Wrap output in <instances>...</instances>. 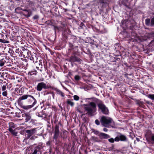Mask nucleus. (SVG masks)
Wrapping results in <instances>:
<instances>
[{"label": "nucleus", "instance_id": "obj_1", "mask_svg": "<svg viewBox=\"0 0 154 154\" xmlns=\"http://www.w3.org/2000/svg\"><path fill=\"white\" fill-rule=\"evenodd\" d=\"M37 103L36 100L30 95H25L20 97V106L28 110L32 108Z\"/></svg>", "mask_w": 154, "mask_h": 154}, {"label": "nucleus", "instance_id": "obj_2", "mask_svg": "<svg viewBox=\"0 0 154 154\" xmlns=\"http://www.w3.org/2000/svg\"><path fill=\"white\" fill-rule=\"evenodd\" d=\"M21 5V8L20 7V10H21L25 11L26 14L25 15L27 17H30L31 13L27 9L29 7L32 8L34 6V3L30 0H20V4Z\"/></svg>", "mask_w": 154, "mask_h": 154}, {"label": "nucleus", "instance_id": "obj_3", "mask_svg": "<svg viewBox=\"0 0 154 154\" xmlns=\"http://www.w3.org/2000/svg\"><path fill=\"white\" fill-rule=\"evenodd\" d=\"M83 105L84 110L86 112V114L91 116H93L97 111L96 103L94 102H91L89 104H84Z\"/></svg>", "mask_w": 154, "mask_h": 154}, {"label": "nucleus", "instance_id": "obj_4", "mask_svg": "<svg viewBox=\"0 0 154 154\" xmlns=\"http://www.w3.org/2000/svg\"><path fill=\"white\" fill-rule=\"evenodd\" d=\"M96 103L98 107V111H100L103 114L106 115L109 114V109L103 102L100 100L97 99Z\"/></svg>", "mask_w": 154, "mask_h": 154}, {"label": "nucleus", "instance_id": "obj_5", "mask_svg": "<svg viewBox=\"0 0 154 154\" xmlns=\"http://www.w3.org/2000/svg\"><path fill=\"white\" fill-rule=\"evenodd\" d=\"M145 137L147 142L149 144H154V134L151 131L147 130L145 134Z\"/></svg>", "mask_w": 154, "mask_h": 154}, {"label": "nucleus", "instance_id": "obj_6", "mask_svg": "<svg viewBox=\"0 0 154 154\" xmlns=\"http://www.w3.org/2000/svg\"><path fill=\"white\" fill-rule=\"evenodd\" d=\"M69 48L66 51L67 55L76 54L78 51V47L77 46L74 47L73 44L70 42H69Z\"/></svg>", "mask_w": 154, "mask_h": 154}, {"label": "nucleus", "instance_id": "obj_7", "mask_svg": "<svg viewBox=\"0 0 154 154\" xmlns=\"http://www.w3.org/2000/svg\"><path fill=\"white\" fill-rule=\"evenodd\" d=\"M36 132V128H34L26 130H21L20 131V134L24 135L26 133L27 137L29 138L32 135L35 134Z\"/></svg>", "mask_w": 154, "mask_h": 154}, {"label": "nucleus", "instance_id": "obj_8", "mask_svg": "<svg viewBox=\"0 0 154 154\" xmlns=\"http://www.w3.org/2000/svg\"><path fill=\"white\" fill-rule=\"evenodd\" d=\"M59 125H61L60 122L58 123V124H56L54 131V135L53 136V138L55 140V144H58L57 139L59 137L60 134V130L59 129Z\"/></svg>", "mask_w": 154, "mask_h": 154}, {"label": "nucleus", "instance_id": "obj_9", "mask_svg": "<svg viewBox=\"0 0 154 154\" xmlns=\"http://www.w3.org/2000/svg\"><path fill=\"white\" fill-rule=\"evenodd\" d=\"M25 57H20V72H24L23 70L26 69L28 63L27 60Z\"/></svg>", "mask_w": 154, "mask_h": 154}, {"label": "nucleus", "instance_id": "obj_10", "mask_svg": "<svg viewBox=\"0 0 154 154\" xmlns=\"http://www.w3.org/2000/svg\"><path fill=\"white\" fill-rule=\"evenodd\" d=\"M9 125V128L8 129L9 131L12 135L15 136H17V134L19 131V128H16L14 124L13 123H10Z\"/></svg>", "mask_w": 154, "mask_h": 154}, {"label": "nucleus", "instance_id": "obj_11", "mask_svg": "<svg viewBox=\"0 0 154 154\" xmlns=\"http://www.w3.org/2000/svg\"><path fill=\"white\" fill-rule=\"evenodd\" d=\"M43 147L41 145H39L35 147H32L30 148L28 152V154H38L41 152Z\"/></svg>", "mask_w": 154, "mask_h": 154}, {"label": "nucleus", "instance_id": "obj_12", "mask_svg": "<svg viewBox=\"0 0 154 154\" xmlns=\"http://www.w3.org/2000/svg\"><path fill=\"white\" fill-rule=\"evenodd\" d=\"M100 121L101 124L104 126L105 125L112 123H114L112 119L111 118L107 119L106 116H104L101 117Z\"/></svg>", "mask_w": 154, "mask_h": 154}, {"label": "nucleus", "instance_id": "obj_13", "mask_svg": "<svg viewBox=\"0 0 154 154\" xmlns=\"http://www.w3.org/2000/svg\"><path fill=\"white\" fill-rule=\"evenodd\" d=\"M30 52L27 48H25L23 46H20V57L24 58L27 57V55Z\"/></svg>", "mask_w": 154, "mask_h": 154}, {"label": "nucleus", "instance_id": "obj_14", "mask_svg": "<svg viewBox=\"0 0 154 154\" xmlns=\"http://www.w3.org/2000/svg\"><path fill=\"white\" fill-rule=\"evenodd\" d=\"M73 56H71L69 58L67 59L68 61L71 63V64L74 63L75 62L81 63L82 61V60L79 57L75 55H73Z\"/></svg>", "mask_w": 154, "mask_h": 154}, {"label": "nucleus", "instance_id": "obj_15", "mask_svg": "<svg viewBox=\"0 0 154 154\" xmlns=\"http://www.w3.org/2000/svg\"><path fill=\"white\" fill-rule=\"evenodd\" d=\"M48 85L44 82H41L38 83L36 89L38 91H40L43 89H47L50 88Z\"/></svg>", "mask_w": 154, "mask_h": 154}, {"label": "nucleus", "instance_id": "obj_16", "mask_svg": "<svg viewBox=\"0 0 154 154\" xmlns=\"http://www.w3.org/2000/svg\"><path fill=\"white\" fill-rule=\"evenodd\" d=\"M99 5L101 8L100 9V11H102L103 9L108 5V0H99Z\"/></svg>", "mask_w": 154, "mask_h": 154}, {"label": "nucleus", "instance_id": "obj_17", "mask_svg": "<svg viewBox=\"0 0 154 154\" xmlns=\"http://www.w3.org/2000/svg\"><path fill=\"white\" fill-rule=\"evenodd\" d=\"M27 56L28 58H29L31 60L33 61V63H36L38 62L37 57H36L35 55L31 54L30 51V52L28 53V55H27Z\"/></svg>", "mask_w": 154, "mask_h": 154}, {"label": "nucleus", "instance_id": "obj_18", "mask_svg": "<svg viewBox=\"0 0 154 154\" xmlns=\"http://www.w3.org/2000/svg\"><path fill=\"white\" fill-rule=\"evenodd\" d=\"M36 114L38 117L42 118H46L47 116V115L43 110L40 112H36Z\"/></svg>", "mask_w": 154, "mask_h": 154}, {"label": "nucleus", "instance_id": "obj_19", "mask_svg": "<svg viewBox=\"0 0 154 154\" xmlns=\"http://www.w3.org/2000/svg\"><path fill=\"white\" fill-rule=\"evenodd\" d=\"M51 88L53 90H54L57 92V94L60 95L62 97H64L65 96L64 93L63 92L60 90L54 87H51Z\"/></svg>", "mask_w": 154, "mask_h": 154}, {"label": "nucleus", "instance_id": "obj_20", "mask_svg": "<svg viewBox=\"0 0 154 154\" xmlns=\"http://www.w3.org/2000/svg\"><path fill=\"white\" fill-rule=\"evenodd\" d=\"M99 137L101 139H107L110 137V136L108 134L101 132L99 135Z\"/></svg>", "mask_w": 154, "mask_h": 154}, {"label": "nucleus", "instance_id": "obj_21", "mask_svg": "<svg viewBox=\"0 0 154 154\" xmlns=\"http://www.w3.org/2000/svg\"><path fill=\"white\" fill-rule=\"evenodd\" d=\"M119 138L120 140L122 141H127L128 140L126 137L122 134L121 133H119Z\"/></svg>", "mask_w": 154, "mask_h": 154}, {"label": "nucleus", "instance_id": "obj_22", "mask_svg": "<svg viewBox=\"0 0 154 154\" xmlns=\"http://www.w3.org/2000/svg\"><path fill=\"white\" fill-rule=\"evenodd\" d=\"M25 122L21 123L20 122V129H22L23 130H25L27 126L24 123Z\"/></svg>", "mask_w": 154, "mask_h": 154}, {"label": "nucleus", "instance_id": "obj_23", "mask_svg": "<svg viewBox=\"0 0 154 154\" xmlns=\"http://www.w3.org/2000/svg\"><path fill=\"white\" fill-rule=\"evenodd\" d=\"M94 40L90 37H88L86 38L85 40V42L86 43H90L93 44L94 43Z\"/></svg>", "mask_w": 154, "mask_h": 154}, {"label": "nucleus", "instance_id": "obj_24", "mask_svg": "<svg viewBox=\"0 0 154 154\" xmlns=\"http://www.w3.org/2000/svg\"><path fill=\"white\" fill-rule=\"evenodd\" d=\"M31 118V116L27 114L25 119L23 121L24 122H26L30 120Z\"/></svg>", "mask_w": 154, "mask_h": 154}, {"label": "nucleus", "instance_id": "obj_25", "mask_svg": "<svg viewBox=\"0 0 154 154\" xmlns=\"http://www.w3.org/2000/svg\"><path fill=\"white\" fill-rule=\"evenodd\" d=\"M66 102L68 105H70L72 107L74 105V103L72 101L69 99H67Z\"/></svg>", "mask_w": 154, "mask_h": 154}, {"label": "nucleus", "instance_id": "obj_26", "mask_svg": "<svg viewBox=\"0 0 154 154\" xmlns=\"http://www.w3.org/2000/svg\"><path fill=\"white\" fill-rule=\"evenodd\" d=\"M37 71L36 70H34L33 71L31 70V71H30L28 72V74H29L31 75H35L37 74Z\"/></svg>", "mask_w": 154, "mask_h": 154}, {"label": "nucleus", "instance_id": "obj_27", "mask_svg": "<svg viewBox=\"0 0 154 154\" xmlns=\"http://www.w3.org/2000/svg\"><path fill=\"white\" fill-rule=\"evenodd\" d=\"M150 20L149 18H147L145 20V23L146 25L147 26L150 25Z\"/></svg>", "mask_w": 154, "mask_h": 154}, {"label": "nucleus", "instance_id": "obj_28", "mask_svg": "<svg viewBox=\"0 0 154 154\" xmlns=\"http://www.w3.org/2000/svg\"><path fill=\"white\" fill-rule=\"evenodd\" d=\"M147 96L148 98L154 100V94H149L147 95Z\"/></svg>", "mask_w": 154, "mask_h": 154}, {"label": "nucleus", "instance_id": "obj_29", "mask_svg": "<svg viewBox=\"0 0 154 154\" xmlns=\"http://www.w3.org/2000/svg\"><path fill=\"white\" fill-rule=\"evenodd\" d=\"M136 103L140 106L142 107H143V106L144 105L143 102V101H140L139 100H138L137 101Z\"/></svg>", "mask_w": 154, "mask_h": 154}, {"label": "nucleus", "instance_id": "obj_30", "mask_svg": "<svg viewBox=\"0 0 154 154\" xmlns=\"http://www.w3.org/2000/svg\"><path fill=\"white\" fill-rule=\"evenodd\" d=\"M26 115H27V114L25 113H24L23 114H22L21 117H22V119H20V122L22 120H23V121L25 119V118Z\"/></svg>", "mask_w": 154, "mask_h": 154}, {"label": "nucleus", "instance_id": "obj_31", "mask_svg": "<svg viewBox=\"0 0 154 154\" xmlns=\"http://www.w3.org/2000/svg\"><path fill=\"white\" fill-rule=\"evenodd\" d=\"M93 132L95 134L98 135L99 136L100 133L99 131L96 130H94Z\"/></svg>", "mask_w": 154, "mask_h": 154}, {"label": "nucleus", "instance_id": "obj_32", "mask_svg": "<svg viewBox=\"0 0 154 154\" xmlns=\"http://www.w3.org/2000/svg\"><path fill=\"white\" fill-rule=\"evenodd\" d=\"M74 79L76 81H78L81 79V78L79 76L77 75L74 77Z\"/></svg>", "mask_w": 154, "mask_h": 154}, {"label": "nucleus", "instance_id": "obj_33", "mask_svg": "<svg viewBox=\"0 0 154 154\" xmlns=\"http://www.w3.org/2000/svg\"><path fill=\"white\" fill-rule=\"evenodd\" d=\"M73 98H74V100H76V101H78L79 100V97L77 95H75L73 96Z\"/></svg>", "mask_w": 154, "mask_h": 154}, {"label": "nucleus", "instance_id": "obj_34", "mask_svg": "<svg viewBox=\"0 0 154 154\" xmlns=\"http://www.w3.org/2000/svg\"><path fill=\"white\" fill-rule=\"evenodd\" d=\"M154 25V17L151 19L150 22V26H153Z\"/></svg>", "mask_w": 154, "mask_h": 154}, {"label": "nucleus", "instance_id": "obj_35", "mask_svg": "<svg viewBox=\"0 0 154 154\" xmlns=\"http://www.w3.org/2000/svg\"><path fill=\"white\" fill-rule=\"evenodd\" d=\"M120 140V139L119 138V135H118V136L116 137L114 139V141L116 142H119Z\"/></svg>", "mask_w": 154, "mask_h": 154}, {"label": "nucleus", "instance_id": "obj_36", "mask_svg": "<svg viewBox=\"0 0 154 154\" xmlns=\"http://www.w3.org/2000/svg\"><path fill=\"white\" fill-rule=\"evenodd\" d=\"M42 60L41 59L40 60H39V66L41 68H42Z\"/></svg>", "mask_w": 154, "mask_h": 154}, {"label": "nucleus", "instance_id": "obj_37", "mask_svg": "<svg viewBox=\"0 0 154 154\" xmlns=\"http://www.w3.org/2000/svg\"><path fill=\"white\" fill-rule=\"evenodd\" d=\"M109 141L111 143H113L114 142V139L113 138H109L108 139Z\"/></svg>", "mask_w": 154, "mask_h": 154}, {"label": "nucleus", "instance_id": "obj_38", "mask_svg": "<svg viewBox=\"0 0 154 154\" xmlns=\"http://www.w3.org/2000/svg\"><path fill=\"white\" fill-rule=\"evenodd\" d=\"M30 139L31 140H34L37 138V137L35 135H32L30 137Z\"/></svg>", "mask_w": 154, "mask_h": 154}, {"label": "nucleus", "instance_id": "obj_39", "mask_svg": "<svg viewBox=\"0 0 154 154\" xmlns=\"http://www.w3.org/2000/svg\"><path fill=\"white\" fill-rule=\"evenodd\" d=\"M21 41H20V43L21 44V45H20V46H23H23H25V45H24V43L23 42V41L21 38Z\"/></svg>", "mask_w": 154, "mask_h": 154}, {"label": "nucleus", "instance_id": "obj_40", "mask_svg": "<svg viewBox=\"0 0 154 154\" xmlns=\"http://www.w3.org/2000/svg\"><path fill=\"white\" fill-rule=\"evenodd\" d=\"M95 123L97 125H99L100 124V122L98 119H96L95 122Z\"/></svg>", "mask_w": 154, "mask_h": 154}, {"label": "nucleus", "instance_id": "obj_41", "mask_svg": "<svg viewBox=\"0 0 154 154\" xmlns=\"http://www.w3.org/2000/svg\"><path fill=\"white\" fill-rule=\"evenodd\" d=\"M130 134V137L131 138H133V137H135V136L134 135L132 132H130L129 133Z\"/></svg>", "mask_w": 154, "mask_h": 154}, {"label": "nucleus", "instance_id": "obj_42", "mask_svg": "<svg viewBox=\"0 0 154 154\" xmlns=\"http://www.w3.org/2000/svg\"><path fill=\"white\" fill-rule=\"evenodd\" d=\"M39 18V16L37 15H35L33 17V18L34 20H36L38 19Z\"/></svg>", "mask_w": 154, "mask_h": 154}, {"label": "nucleus", "instance_id": "obj_43", "mask_svg": "<svg viewBox=\"0 0 154 154\" xmlns=\"http://www.w3.org/2000/svg\"><path fill=\"white\" fill-rule=\"evenodd\" d=\"M2 95L4 96H6L7 95V93L6 91H5L2 93Z\"/></svg>", "mask_w": 154, "mask_h": 154}, {"label": "nucleus", "instance_id": "obj_44", "mask_svg": "<svg viewBox=\"0 0 154 154\" xmlns=\"http://www.w3.org/2000/svg\"><path fill=\"white\" fill-rule=\"evenodd\" d=\"M46 144L48 146H51V142H50V141H47L46 143Z\"/></svg>", "mask_w": 154, "mask_h": 154}, {"label": "nucleus", "instance_id": "obj_45", "mask_svg": "<svg viewBox=\"0 0 154 154\" xmlns=\"http://www.w3.org/2000/svg\"><path fill=\"white\" fill-rule=\"evenodd\" d=\"M6 89V86L5 85H3L2 87V91H5Z\"/></svg>", "mask_w": 154, "mask_h": 154}, {"label": "nucleus", "instance_id": "obj_46", "mask_svg": "<svg viewBox=\"0 0 154 154\" xmlns=\"http://www.w3.org/2000/svg\"><path fill=\"white\" fill-rule=\"evenodd\" d=\"M49 147H50V149H49V152L50 153H51V152H52V147L51 146H50Z\"/></svg>", "mask_w": 154, "mask_h": 154}, {"label": "nucleus", "instance_id": "obj_47", "mask_svg": "<svg viewBox=\"0 0 154 154\" xmlns=\"http://www.w3.org/2000/svg\"><path fill=\"white\" fill-rule=\"evenodd\" d=\"M115 58L116 59V62L117 61H118L119 62L121 61L120 59L119 58Z\"/></svg>", "mask_w": 154, "mask_h": 154}, {"label": "nucleus", "instance_id": "obj_48", "mask_svg": "<svg viewBox=\"0 0 154 154\" xmlns=\"http://www.w3.org/2000/svg\"><path fill=\"white\" fill-rule=\"evenodd\" d=\"M83 26H84V24L82 22H81L80 24V27L81 28H82Z\"/></svg>", "mask_w": 154, "mask_h": 154}, {"label": "nucleus", "instance_id": "obj_49", "mask_svg": "<svg viewBox=\"0 0 154 154\" xmlns=\"http://www.w3.org/2000/svg\"><path fill=\"white\" fill-rule=\"evenodd\" d=\"M4 62H3L2 61L0 62V66H3L4 65Z\"/></svg>", "mask_w": 154, "mask_h": 154}, {"label": "nucleus", "instance_id": "obj_50", "mask_svg": "<svg viewBox=\"0 0 154 154\" xmlns=\"http://www.w3.org/2000/svg\"><path fill=\"white\" fill-rule=\"evenodd\" d=\"M108 129H107L106 128H104L103 129V131L105 132H107L108 131Z\"/></svg>", "mask_w": 154, "mask_h": 154}, {"label": "nucleus", "instance_id": "obj_51", "mask_svg": "<svg viewBox=\"0 0 154 154\" xmlns=\"http://www.w3.org/2000/svg\"><path fill=\"white\" fill-rule=\"evenodd\" d=\"M133 33L134 36V37L136 36L137 35V34L136 33H133V32H131V35H132V34Z\"/></svg>", "mask_w": 154, "mask_h": 154}, {"label": "nucleus", "instance_id": "obj_52", "mask_svg": "<svg viewBox=\"0 0 154 154\" xmlns=\"http://www.w3.org/2000/svg\"><path fill=\"white\" fill-rule=\"evenodd\" d=\"M135 55H134V54H133V55H132L131 56V57L133 59H134L135 58Z\"/></svg>", "mask_w": 154, "mask_h": 154}, {"label": "nucleus", "instance_id": "obj_53", "mask_svg": "<svg viewBox=\"0 0 154 154\" xmlns=\"http://www.w3.org/2000/svg\"><path fill=\"white\" fill-rule=\"evenodd\" d=\"M54 29L55 30L56 29H58V27L57 26H54Z\"/></svg>", "mask_w": 154, "mask_h": 154}, {"label": "nucleus", "instance_id": "obj_54", "mask_svg": "<svg viewBox=\"0 0 154 154\" xmlns=\"http://www.w3.org/2000/svg\"><path fill=\"white\" fill-rule=\"evenodd\" d=\"M22 74H23L22 73L20 72V75H23Z\"/></svg>", "mask_w": 154, "mask_h": 154}, {"label": "nucleus", "instance_id": "obj_55", "mask_svg": "<svg viewBox=\"0 0 154 154\" xmlns=\"http://www.w3.org/2000/svg\"><path fill=\"white\" fill-rule=\"evenodd\" d=\"M36 68L38 69H39V67H38L37 66H36Z\"/></svg>", "mask_w": 154, "mask_h": 154}, {"label": "nucleus", "instance_id": "obj_56", "mask_svg": "<svg viewBox=\"0 0 154 154\" xmlns=\"http://www.w3.org/2000/svg\"><path fill=\"white\" fill-rule=\"evenodd\" d=\"M2 39H0V42H2Z\"/></svg>", "mask_w": 154, "mask_h": 154}, {"label": "nucleus", "instance_id": "obj_57", "mask_svg": "<svg viewBox=\"0 0 154 154\" xmlns=\"http://www.w3.org/2000/svg\"><path fill=\"white\" fill-rule=\"evenodd\" d=\"M67 11V10L66 9H65V12L66 11Z\"/></svg>", "mask_w": 154, "mask_h": 154}, {"label": "nucleus", "instance_id": "obj_58", "mask_svg": "<svg viewBox=\"0 0 154 154\" xmlns=\"http://www.w3.org/2000/svg\"><path fill=\"white\" fill-rule=\"evenodd\" d=\"M56 120H55V121H54V123H56Z\"/></svg>", "mask_w": 154, "mask_h": 154}, {"label": "nucleus", "instance_id": "obj_59", "mask_svg": "<svg viewBox=\"0 0 154 154\" xmlns=\"http://www.w3.org/2000/svg\"><path fill=\"white\" fill-rule=\"evenodd\" d=\"M20 119H22V117H21V116H20Z\"/></svg>", "mask_w": 154, "mask_h": 154}, {"label": "nucleus", "instance_id": "obj_60", "mask_svg": "<svg viewBox=\"0 0 154 154\" xmlns=\"http://www.w3.org/2000/svg\"><path fill=\"white\" fill-rule=\"evenodd\" d=\"M18 8H16V9L15 10H18Z\"/></svg>", "mask_w": 154, "mask_h": 154}, {"label": "nucleus", "instance_id": "obj_61", "mask_svg": "<svg viewBox=\"0 0 154 154\" xmlns=\"http://www.w3.org/2000/svg\"><path fill=\"white\" fill-rule=\"evenodd\" d=\"M149 102H147V103L149 104Z\"/></svg>", "mask_w": 154, "mask_h": 154}, {"label": "nucleus", "instance_id": "obj_62", "mask_svg": "<svg viewBox=\"0 0 154 154\" xmlns=\"http://www.w3.org/2000/svg\"><path fill=\"white\" fill-rule=\"evenodd\" d=\"M50 104H48V106H50Z\"/></svg>", "mask_w": 154, "mask_h": 154}, {"label": "nucleus", "instance_id": "obj_63", "mask_svg": "<svg viewBox=\"0 0 154 154\" xmlns=\"http://www.w3.org/2000/svg\"><path fill=\"white\" fill-rule=\"evenodd\" d=\"M60 108H61V109L62 108V107L61 106H60Z\"/></svg>", "mask_w": 154, "mask_h": 154}, {"label": "nucleus", "instance_id": "obj_64", "mask_svg": "<svg viewBox=\"0 0 154 154\" xmlns=\"http://www.w3.org/2000/svg\"><path fill=\"white\" fill-rule=\"evenodd\" d=\"M44 154H46L45 153H44Z\"/></svg>", "mask_w": 154, "mask_h": 154}]
</instances>
